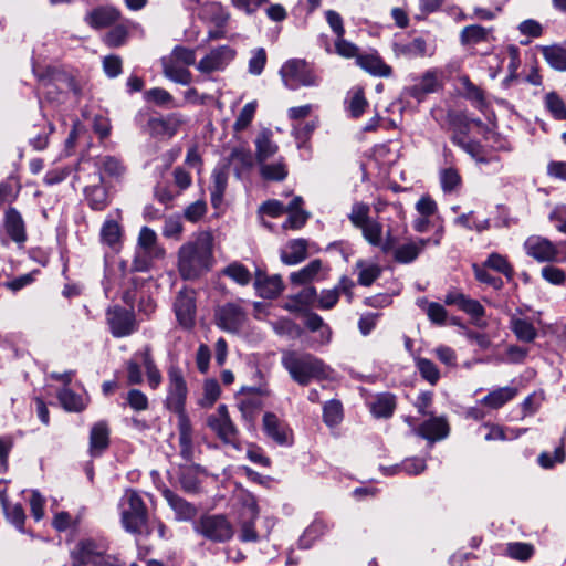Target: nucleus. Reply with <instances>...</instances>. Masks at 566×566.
<instances>
[{"mask_svg":"<svg viewBox=\"0 0 566 566\" xmlns=\"http://www.w3.org/2000/svg\"><path fill=\"white\" fill-rule=\"evenodd\" d=\"M396 52L407 56H424L427 54V41L421 38H415L407 44H395Z\"/></svg>","mask_w":566,"mask_h":566,"instance_id":"nucleus-59","label":"nucleus"},{"mask_svg":"<svg viewBox=\"0 0 566 566\" xmlns=\"http://www.w3.org/2000/svg\"><path fill=\"white\" fill-rule=\"evenodd\" d=\"M105 316L108 331L115 338L130 336L139 328L136 313L133 307L126 308L116 304L106 310Z\"/></svg>","mask_w":566,"mask_h":566,"instance_id":"nucleus-10","label":"nucleus"},{"mask_svg":"<svg viewBox=\"0 0 566 566\" xmlns=\"http://www.w3.org/2000/svg\"><path fill=\"white\" fill-rule=\"evenodd\" d=\"M417 305L426 312L428 318L432 324L444 325L447 322L448 313L446 308L437 302H429L426 297L417 300Z\"/></svg>","mask_w":566,"mask_h":566,"instance_id":"nucleus-45","label":"nucleus"},{"mask_svg":"<svg viewBox=\"0 0 566 566\" xmlns=\"http://www.w3.org/2000/svg\"><path fill=\"white\" fill-rule=\"evenodd\" d=\"M96 184L86 186L83 190L84 198L87 206L94 211H103L109 205V195L107 188L104 186V175L96 174Z\"/></svg>","mask_w":566,"mask_h":566,"instance_id":"nucleus-23","label":"nucleus"},{"mask_svg":"<svg viewBox=\"0 0 566 566\" xmlns=\"http://www.w3.org/2000/svg\"><path fill=\"white\" fill-rule=\"evenodd\" d=\"M249 319L247 301L238 298L219 304L213 310L214 325L229 334H239Z\"/></svg>","mask_w":566,"mask_h":566,"instance_id":"nucleus-7","label":"nucleus"},{"mask_svg":"<svg viewBox=\"0 0 566 566\" xmlns=\"http://www.w3.org/2000/svg\"><path fill=\"white\" fill-rule=\"evenodd\" d=\"M262 429L264 434L277 446L291 447L294 443L293 430L285 420L274 412H264Z\"/></svg>","mask_w":566,"mask_h":566,"instance_id":"nucleus-13","label":"nucleus"},{"mask_svg":"<svg viewBox=\"0 0 566 566\" xmlns=\"http://www.w3.org/2000/svg\"><path fill=\"white\" fill-rule=\"evenodd\" d=\"M439 86L440 84L438 81L437 72L433 70H428L423 73L419 83L405 90V94L420 103L424 101L429 94L437 92Z\"/></svg>","mask_w":566,"mask_h":566,"instance_id":"nucleus-27","label":"nucleus"},{"mask_svg":"<svg viewBox=\"0 0 566 566\" xmlns=\"http://www.w3.org/2000/svg\"><path fill=\"white\" fill-rule=\"evenodd\" d=\"M235 55L237 51L230 45H220L206 54L196 67L202 74L221 72L234 60Z\"/></svg>","mask_w":566,"mask_h":566,"instance_id":"nucleus-15","label":"nucleus"},{"mask_svg":"<svg viewBox=\"0 0 566 566\" xmlns=\"http://www.w3.org/2000/svg\"><path fill=\"white\" fill-rule=\"evenodd\" d=\"M527 255L538 262H553L558 258L557 247L548 239L541 235H531L524 243Z\"/></svg>","mask_w":566,"mask_h":566,"instance_id":"nucleus-16","label":"nucleus"},{"mask_svg":"<svg viewBox=\"0 0 566 566\" xmlns=\"http://www.w3.org/2000/svg\"><path fill=\"white\" fill-rule=\"evenodd\" d=\"M280 76L284 86L295 91L303 86H316L319 83L315 67L303 59H290L280 69Z\"/></svg>","mask_w":566,"mask_h":566,"instance_id":"nucleus-8","label":"nucleus"},{"mask_svg":"<svg viewBox=\"0 0 566 566\" xmlns=\"http://www.w3.org/2000/svg\"><path fill=\"white\" fill-rule=\"evenodd\" d=\"M444 304L457 306L474 319H481L485 315V310L478 300L471 298L458 290H450L446 294Z\"/></svg>","mask_w":566,"mask_h":566,"instance_id":"nucleus-21","label":"nucleus"},{"mask_svg":"<svg viewBox=\"0 0 566 566\" xmlns=\"http://www.w3.org/2000/svg\"><path fill=\"white\" fill-rule=\"evenodd\" d=\"M506 552L507 555L513 559L527 562L533 557L535 548L530 543L514 542L507 544Z\"/></svg>","mask_w":566,"mask_h":566,"instance_id":"nucleus-58","label":"nucleus"},{"mask_svg":"<svg viewBox=\"0 0 566 566\" xmlns=\"http://www.w3.org/2000/svg\"><path fill=\"white\" fill-rule=\"evenodd\" d=\"M2 228L7 237L19 247L25 243L28 239L25 222L17 208L10 206L6 209Z\"/></svg>","mask_w":566,"mask_h":566,"instance_id":"nucleus-18","label":"nucleus"},{"mask_svg":"<svg viewBox=\"0 0 566 566\" xmlns=\"http://www.w3.org/2000/svg\"><path fill=\"white\" fill-rule=\"evenodd\" d=\"M256 107L258 104L255 101L249 102L243 106L233 124L234 132H243L251 125L255 116Z\"/></svg>","mask_w":566,"mask_h":566,"instance_id":"nucleus-60","label":"nucleus"},{"mask_svg":"<svg viewBox=\"0 0 566 566\" xmlns=\"http://www.w3.org/2000/svg\"><path fill=\"white\" fill-rule=\"evenodd\" d=\"M256 159L260 164L274 156L279 146L272 140V132L269 129L262 130L255 139Z\"/></svg>","mask_w":566,"mask_h":566,"instance_id":"nucleus-40","label":"nucleus"},{"mask_svg":"<svg viewBox=\"0 0 566 566\" xmlns=\"http://www.w3.org/2000/svg\"><path fill=\"white\" fill-rule=\"evenodd\" d=\"M287 174V166L282 160L273 164H262L260 167V175L266 181H283Z\"/></svg>","mask_w":566,"mask_h":566,"instance_id":"nucleus-51","label":"nucleus"},{"mask_svg":"<svg viewBox=\"0 0 566 566\" xmlns=\"http://www.w3.org/2000/svg\"><path fill=\"white\" fill-rule=\"evenodd\" d=\"M120 238L122 228L119 223L112 219L105 220L101 229V241L111 248H115L119 244Z\"/></svg>","mask_w":566,"mask_h":566,"instance_id":"nucleus-48","label":"nucleus"},{"mask_svg":"<svg viewBox=\"0 0 566 566\" xmlns=\"http://www.w3.org/2000/svg\"><path fill=\"white\" fill-rule=\"evenodd\" d=\"M510 328L516 338L524 343H532L537 337V331L533 323L526 318L512 316L510 319Z\"/></svg>","mask_w":566,"mask_h":566,"instance_id":"nucleus-41","label":"nucleus"},{"mask_svg":"<svg viewBox=\"0 0 566 566\" xmlns=\"http://www.w3.org/2000/svg\"><path fill=\"white\" fill-rule=\"evenodd\" d=\"M193 531L197 535L212 544L230 542L235 534V527L227 514L203 513L193 521Z\"/></svg>","mask_w":566,"mask_h":566,"instance_id":"nucleus-4","label":"nucleus"},{"mask_svg":"<svg viewBox=\"0 0 566 566\" xmlns=\"http://www.w3.org/2000/svg\"><path fill=\"white\" fill-rule=\"evenodd\" d=\"M356 64L374 76L389 77L392 74L391 66L385 63L377 51L360 53L356 56Z\"/></svg>","mask_w":566,"mask_h":566,"instance_id":"nucleus-28","label":"nucleus"},{"mask_svg":"<svg viewBox=\"0 0 566 566\" xmlns=\"http://www.w3.org/2000/svg\"><path fill=\"white\" fill-rule=\"evenodd\" d=\"M253 285L258 296L265 300L276 298L284 290V283L281 275H268L261 269H256L255 271Z\"/></svg>","mask_w":566,"mask_h":566,"instance_id":"nucleus-20","label":"nucleus"},{"mask_svg":"<svg viewBox=\"0 0 566 566\" xmlns=\"http://www.w3.org/2000/svg\"><path fill=\"white\" fill-rule=\"evenodd\" d=\"M431 243V238L411 240L394 250V260L400 264H408L417 260L423 249Z\"/></svg>","mask_w":566,"mask_h":566,"instance_id":"nucleus-29","label":"nucleus"},{"mask_svg":"<svg viewBox=\"0 0 566 566\" xmlns=\"http://www.w3.org/2000/svg\"><path fill=\"white\" fill-rule=\"evenodd\" d=\"M102 175L105 174L108 177L119 179L126 172V166L123 160L115 156H105L101 158L98 164V171Z\"/></svg>","mask_w":566,"mask_h":566,"instance_id":"nucleus-47","label":"nucleus"},{"mask_svg":"<svg viewBox=\"0 0 566 566\" xmlns=\"http://www.w3.org/2000/svg\"><path fill=\"white\" fill-rule=\"evenodd\" d=\"M518 394L516 387H500L490 391L485 397L480 400V403L489 407L490 409H500L511 400H513Z\"/></svg>","mask_w":566,"mask_h":566,"instance_id":"nucleus-36","label":"nucleus"},{"mask_svg":"<svg viewBox=\"0 0 566 566\" xmlns=\"http://www.w3.org/2000/svg\"><path fill=\"white\" fill-rule=\"evenodd\" d=\"M22 185L20 178L11 174L0 182V208L9 205V207L17 201L21 192Z\"/></svg>","mask_w":566,"mask_h":566,"instance_id":"nucleus-38","label":"nucleus"},{"mask_svg":"<svg viewBox=\"0 0 566 566\" xmlns=\"http://www.w3.org/2000/svg\"><path fill=\"white\" fill-rule=\"evenodd\" d=\"M120 18V12L108 6H99L86 13L84 21L92 29L98 30L107 28Z\"/></svg>","mask_w":566,"mask_h":566,"instance_id":"nucleus-26","label":"nucleus"},{"mask_svg":"<svg viewBox=\"0 0 566 566\" xmlns=\"http://www.w3.org/2000/svg\"><path fill=\"white\" fill-rule=\"evenodd\" d=\"M538 50L546 63L555 71L566 72V48L555 43L541 45Z\"/></svg>","mask_w":566,"mask_h":566,"instance_id":"nucleus-35","label":"nucleus"},{"mask_svg":"<svg viewBox=\"0 0 566 566\" xmlns=\"http://www.w3.org/2000/svg\"><path fill=\"white\" fill-rule=\"evenodd\" d=\"M61 406L71 412H81L86 408L85 399L70 388H63L57 394Z\"/></svg>","mask_w":566,"mask_h":566,"instance_id":"nucleus-44","label":"nucleus"},{"mask_svg":"<svg viewBox=\"0 0 566 566\" xmlns=\"http://www.w3.org/2000/svg\"><path fill=\"white\" fill-rule=\"evenodd\" d=\"M222 272L226 276L230 277L232 281L242 286L248 285L252 279L249 269L240 262L230 263L223 269Z\"/></svg>","mask_w":566,"mask_h":566,"instance_id":"nucleus-53","label":"nucleus"},{"mask_svg":"<svg viewBox=\"0 0 566 566\" xmlns=\"http://www.w3.org/2000/svg\"><path fill=\"white\" fill-rule=\"evenodd\" d=\"M207 424L223 443L240 449L239 430L232 422L226 405H220L217 413L208 417Z\"/></svg>","mask_w":566,"mask_h":566,"instance_id":"nucleus-11","label":"nucleus"},{"mask_svg":"<svg viewBox=\"0 0 566 566\" xmlns=\"http://www.w3.org/2000/svg\"><path fill=\"white\" fill-rule=\"evenodd\" d=\"M489 270L490 269L486 268L483 263L482 264H478V263L472 264V271H473L474 277L478 282H480L482 284H486V285L493 287L495 291H501L504 287L503 280L500 276L492 275L489 272Z\"/></svg>","mask_w":566,"mask_h":566,"instance_id":"nucleus-50","label":"nucleus"},{"mask_svg":"<svg viewBox=\"0 0 566 566\" xmlns=\"http://www.w3.org/2000/svg\"><path fill=\"white\" fill-rule=\"evenodd\" d=\"M138 247L147 254H157L156 232L148 227H143L138 235Z\"/></svg>","mask_w":566,"mask_h":566,"instance_id":"nucleus-63","label":"nucleus"},{"mask_svg":"<svg viewBox=\"0 0 566 566\" xmlns=\"http://www.w3.org/2000/svg\"><path fill=\"white\" fill-rule=\"evenodd\" d=\"M213 261V237L207 231L182 244L178 251V270L185 280L198 279L212 268Z\"/></svg>","mask_w":566,"mask_h":566,"instance_id":"nucleus-1","label":"nucleus"},{"mask_svg":"<svg viewBox=\"0 0 566 566\" xmlns=\"http://www.w3.org/2000/svg\"><path fill=\"white\" fill-rule=\"evenodd\" d=\"M322 418L323 422L328 428H335L340 424L344 419V408L342 401L338 399H331L326 401L323 406Z\"/></svg>","mask_w":566,"mask_h":566,"instance_id":"nucleus-42","label":"nucleus"},{"mask_svg":"<svg viewBox=\"0 0 566 566\" xmlns=\"http://www.w3.org/2000/svg\"><path fill=\"white\" fill-rule=\"evenodd\" d=\"M308 242L305 239H293L281 251V261L286 265H295L307 258Z\"/></svg>","mask_w":566,"mask_h":566,"instance_id":"nucleus-34","label":"nucleus"},{"mask_svg":"<svg viewBox=\"0 0 566 566\" xmlns=\"http://www.w3.org/2000/svg\"><path fill=\"white\" fill-rule=\"evenodd\" d=\"M174 312L178 324L184 329H191L196 325L197 298L193 290L182 289L174 302Z\"/></svg>","mask_w":566,"mask_h":566,"instance_id":"nucleus-14","label":"nucleus"},{"mask_svg":"<svg viewBox=\"0 0 566 566\" xmlns=\"http://www.w3.org/2000/svg\"><path fill=\"white\" fill-rule=\"evenodd\" d=\"M450 428L448 421L442 417H431L424 420L417 429L416 434L433 443L446 439Z\"/></svg>","mask_w":566,"mask_h":566,"instance_id":"nucleus-24","label":"nucleus"},{"mask_svg":"<svg viewBox=\"0 0 566 566\" xmlns=\"http://www.w3.org/2000/svg\"><path fill=\"white\" fill-rule=\"evenodd\" d=\"M168 386L165 406L168 410L178 416V419L188 417L185 410L188 388L182 370L177 365H171L167 371Z\"/></svg>","mask_w":566,"mask_h":566,"instance_id":"nucleus-9","label":"nucleus"},{"mask_svg":"<svg viewBox=\"0 0 566 566\" xmlns=\"http://www.w3.org/2000/svg\"><path fill=\"white\" fill-rule=\"evenodd\" d=\"M415 363L420 376L430 385H436L439 381L440 371L432 360L418 357L416 358Z\"/></svg>","mask_w":566,"mask_h":566,"instance_id":"nucleus-54","label":"nucleus"},{"mask_svg":"<svg viewBox=\"0 0 566 566\" xmlns=\"http://www.w3.org/2000/svg\"><path fill=\"white\" fill-rule=\"evenodd\" d=\"M163 73L170 81L181 84L189 85L192 80L190 71L186 67H180L175 63L172 59H161Z\"/></svg>","mask_w":566,"mask_h":566,"instance_id":"nucleus-39","label":"nucleus"},{"mask_svg":"<svg viewBox=\"0 0 566 566\" xmlns=\"http://www.w3.org/2000/svg\"><path fill=\"white\" fill-rule=\"evenodd\" d=\"M179 454L187 462L193 460L192 424L189 417L178 419Z\"/></svg>","mask_w":566,"mask_h":566,"instance_id":"nucleus-32","label":"nucleus"},{"mask_svg":"<svg viewBox=\"0 0 566 566\" xmlns=\"http://www.w3.org/2000/svg\"><path fill=\"white\" fill-rule=\"evenodd\" d=\"M185 124L186 118L182 114L169 113L159 117H149L145 129L153 138L166 142L175 137Z\"/></svg>","mask_w":566,"mask_h":566,"instance_id":"nucleus-12","label":"nucleus"},{"mask_svg":"<svg viewBox=\"0 0 566 566\" xmlns=\"http://www.w3.org/2000/svg\"><path fill=\"white\" fill-rule=\"evenodd\" d=\"M368 102L361 87L353 91L348 101V111L354 118H359L366 111Z\"/></svg>","mask_w":566,"mask_h":566,"instance_id":"nucleus-61","label":"nucleus"},{"mask_svg":"<svg viewBox=\"0 0 566 566\" xmlns=\"http://www.w3.org/2000/svg\"><path fill=\"white\" fill-rule=\"evenodd\" d=\"M370 213V207L368 203L365 202H355L352 206L350 213L348 214V219L352 222V224L360 229L368 222H370L373 219L369 217Z\"/></svg>","mask_w":566,"mask_h":566,"instance_id":"nucleus-56","label":"nucleus"},{"mask_svg":"<svg viewBox=\"0 0 566 566\" xmlns=\"http://www.w3.org/2000/svg\"><path fill=\"white\" fill-rule=\"evenodd\" d=\"M281 363L290 377L300 386H307L313 380H323L328 377V366L310 353L285 350Z\"/></svg>","mask_w":566,"mask_h":566,"instance_id":"nucleus-2","label":"nucleus"},{"mask_svg":"<svg viewBox=\"0 0 566 566\" xmlns=\"http://www.w3.org/2000/svg\"><path fill=\"white\" fill-rule=\"evenodd\" d=\"M230 160L234 165L237 175L241 171L249 170L253 166V156L249 148L235 147L230 154Z\"/></svg>","mask_w":566,"mask_h":566,"instance_id":"nucleus-49","label":"nucleus"},{"mask_svg":"<svg viewBox=\"0 0 566 566\" xmlns=\"http://www.w3.org/2000/svg\"><path fill=\"white\" fill-rule=\"evenodd\" d=\"M159 491L170 509L174 511L175 518L177 521L189 522L195 520L198 514V510L195 504L188 502L166 485L159 488Z\"/></svg>","mask_w":566,"mask_h":566,"instance_id":"nucleus-17","label":"nucleus"},{"mask_svg":"<svg viewBox=\"0 0 566 566\" xmlns=\"http://www.w3.org/2000/svg\"><path fill=\"white\" fill-rule=\"evenodd\" d=\"M328 531L327 523L322 518H315L298 538L297 545L301 549H308L313 544Z\"/></svg>","mask_w":566,"mask_h":566,"instance_id":"nucleus-37","label":"nucleus"},{"mask_svg":"<svg viewBox=\"0 0 566 566\" xmlns=\"http://www.w3.org/2000/svg\"><path fill=\"white\" fill-rule=\"evenodd\" d=\"M462 178L455 168H444L440 171V185L446 193H451L461 187Z\"/></svg>","mask_w":566,"mask_h":566,"instance_id":"nucleus-55","label":"nucleus"},{"mask_svg":"<svg viewBox=\"0 0 566 566\" xmlns=\"http://www.w3.org/2000/svg\"><path fill=\"white\" fill-rule=\"evenodd\" d=\"M227 166H217L211 174L212 185L210 187L211 205L218 209L223 201L224 192L228 186Z\"/></svg>","mask_w":566,"mask_h":566,"instance_id":"nucleus-31","label":"nucleus"},{"mask_svg":"<svg viewBox=\"0 0 566 566\" xmlns=\"http://www.w3.org/2000/svg\"><path fill=\"white\" fill-rule=\"evenodd\" d=\"M367 407L375 419H390L397 409V396L389 391L377 392L367 399Z\"/></svg>","mask_w":566,"mask_h":566,"instance_id":"nucleus-19","label":"nucleus"},{"mask_svg":"<svg viewBox=\"0 0 566 566\" xmlns=\"http://www.w3.org/2000/svg\"><path fill=\"white\" fill-rule=\"evenodd\" d=\"M268 62V54L264 48H256L251 51V57L248 64L250 74L259 76L264 71Z\"/></svg>","mask_w":566,"mask_h":566,"instance_id":"nucleus-64","label":"nucleus"},{"mask_svg":"<svg viewBox=\"0 0 566 566\" xmlns=\"http://www.w3.org/2000/svg\"><path fill=\"white\" fill-rule=\"evenodd\" d=\"M493 32L494 29L492 27L485 28L481 24H470L461 30L459 40L462 46H473L494 40Z\"/></svg>","mask_w":566,"mask_h":566,"instance_id":"nucleus-30","label":"nucleus"},{"mask_svg":"<svg viewBox=\"0 0 566 566\" xmlns=\"http://www.w3.org/2000/svg\"><path fill=\"white\" fill-rule=\"evenodd\" d=\"M545 105L556 120L566 119V105L557 93L546 94Z\"/></svg>","mask_w":566,"mask_h":566,"instance_id":"nucleus-62","label":"nucleus"},{"mask_svg":"<svg viewBox=\"0 0 566 566\" xmlns=\"http://www.w3.org/2000/svg\"><path fill=\"white\" fill-rule=\"evenodd\" d=\"M248 509L251 515L240 524L239 541L242 543H256L260 538L255 528V521L259 517V505L253 496L248 504Z\"/></svg>","mask_w":566,"mask_h":566,"instance_id":"nucleus-33","label":"nucleus"},{"mask_svg":"<svg viewBox=\"0 0 566 566\" xmlns=\"http://www.w3.org/2000/svg\"><path fill=\"white\" fill-rule=\"evenodd\" d=\"M107 546L94 538H82L71 551L72 566H119L117 557L106 554Z\"/></svg>","mask_w":566,"mask_h":566,"instance_id":"nucleus-6","label":"nucleus"},{"mask_svg":"<svg viewBox=\"0 0 566 566\" xmlns=\"http://www.w3.org/2000/svg\"><path fill=\"white\" fill-rule=\"evenodd\" d=\"M111 444V429L105 420L95 422L90 431L88 454L91 458L102 457Z\"/></svg>","mask_w":566,"mask_h":566,"instance_id":"nucleus-22","label":"nucleus"},{"mask_svg":"<svg viewBox=\"0 0 566 566\" xmlns=\"http://www.w3.org/2000/svg\"><path fill=\"white\" fill-rule=\"evenodd\" d=\"M207 470L200 464H189L180 467L179 483L181 489L189 494H196L201 488V476H206Z\"/></svg>","mask_w":566,"mask_h":566,"instance_id":"nucleus-25","label":"nucleus"},{"mask_svg":"<svg viewBox=\"0 0 566 566\" xmlns=\"http://www.w3.org/2000/svg\"><path fill=\"white\" fill-rule=\"evenodd\" d=\"M356 268L360 269L357 282L361 286H370L381 274V268L378 264L365 266L363 260L357 261Z\"/></svg>","mask_w":566,"mask_h":566,"instance_id":"nucleus-57","label":"nucleus"},{"mask_svg":"<svg viewBox=\"0 0 566 566\" xmlns=\"http://www.w3.org/2000/svg\"><path fill=\"white\" fill-rule=\"evenodd\" d=\"M322 270V261L319 259L312 260L304 268L296 272H292L290 281L295 285H304L312 282Z\"/></svg>","mask_w":566,"mask_h":566,"instance_id":"nucleus-43","label":"nucleus"},{"mask_svg":"<svg viewBox=\"0 0 566 566\" xmlns=\"http://www.w3.org/2000/svg\"><path fill=\"white\" fill-rule=\"evenodd\" d=\"M2 510L7 521L12 524L20 533L27 534V530L24 527L25 513L21 504L9 503L3 506Z\"/></svg>","mask_w":566,"mask_h":566,"instance_id":"nucleus-52","label":"nucleus"},{"mask_svg":"<svg viewBox=\"0 0 566 566\" xmlns=\"http://www.w3.org/2000/svg\"><path fill=\"white\" fill-rule=\"evenodd\" d=\"M142 366L145 367L148 385L151 389H157L161 381L163 376L158 369L151 353V346L146 344L140 349L136 350L126 363L127 385H140L144 380Z\"/></svg>","mask_w":566,"mask_h":566,"instance_id":"nucleus-5","label":"nucleus"},{"mask_svg":"<svg viewBox=\"0 0 566 566\" xmlns=\"http://www.w3.org/2000/svg\"><path fill=\"white\" fill-rule=\"evenodd\" d=\"M118 510L122 526L127 533L145 536L153 533L148 507L136 490H125L119 500Z\"/></svg>","mask_w":566,"mask_h":566,"instance_id":"nucleus-3","label":"nucleus"},{"mask_svg":"<svg viewBox=\"0 0 566 566\" xmlns=\"http://www.w3.org/2000/svg\"><path fill=\"white\" fill-rule=\"evenodd\" d=\"M483 264L486 268L503 274L509 282H511L514 277L515 273L512 264L509 262L506 256L497 252H492L489 254Z\"/></svg>","mask_w":566,"mask_h":566,"instance_id":"nucleus-46","label":"nucleus"}]
</instances>
